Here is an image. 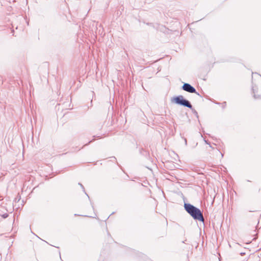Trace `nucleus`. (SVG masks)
<instances>
[{
  "instance_id": "obj_3",
  "label": "nucleus",
  "mask_w": 261,
  "mask_h": 261,
  "mask_svg": "<svg viewBox=\"0 0 261 261\" xmlns=\"http://www.w3.org/2000/svg\"><path fill=\"white\" fill-rule=\"evenodd\" d=\"M182 89L185 91L191 93H196L199 95V94L196 91L195 88L191 86L190 84L184 83L182 86Z\"/></svg>"
},
{
  "instance_id": "obj_5",
  "label": "nucleus",
  "mask_w": 261,
  "mask_h": 261,
  "mask_svg": "<svg viewBox=\"0 0 261 261\" xmlns=\"http://www.w3.org/2000/svg\"><path fill=\"white\" fill-rule=\"evenodd\" d=\"M79 185L82 187V188L83 189V191H85V188L83 186V185L81 184V183H79Z\"/></svg>"
},
{
  "instance_id": "obj_2",
  "label": "nucleus",
  "mask_w": 261,
  "mask_h": 261,
  "mask_svg": "<svg viewBox=\"0 0 261 261\" xmlns=\"http://www.w3.org/2000/svg\"><path fill=\"white\" fill-rule=\"evenodd\" d=\"M172 101L177 105L192 109L193 107L190 102L187 99H185L184 96L182 95H178L173 97Z\"/></svg>"
},
{
  "instance_id": "obj_4",
  "label": "nucleus",
  "mask_w": 261,
  "mask_h": 261,
  "mask_svg": "<svg viewBox=\"0 0 261 261\" xmlns=\"http://www.w3.org/2000/svg\"><path fill=\"white\" fill-rule=\"evenodd\" d=\"M2 217H3V218H7V217H8V214H7V213L4 214H3V215H2Z\"/></svg>"
},
{
  "instance_id": "obj_1",
  "label": "nucleus",
  "mask_w": 261,
  "mask_h": 261,
  "mask_svg": "<svg viewBox=\"0 0 261 261\" xmlns=\"http://www.w3.org/2000/svg\"><path fill=\"white\" fill-rule=\"evenodd\" d=\"M186 211L194 219L204 222V218L200 210L190 203H184Z\"/></svg>"
},
{
  "instance_id": "obj_6",
  "label": "nucleus",
  "mask_w": 261,
  "mask_h": 261,
  "mask_svg": "<svg viewBox=\"0 0 261 261\" xmlns=\"http://www.w3.org/2000/svg\"><path fill=\"white\" fill-rule=\"evenodd\" d=\"M184 140H185V144H186V145H187V139L186 138H185Z\"/></svg>"
}]
</instances>
